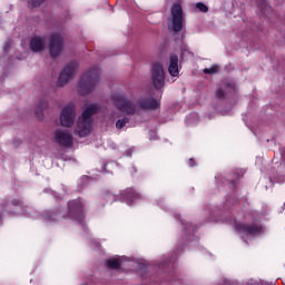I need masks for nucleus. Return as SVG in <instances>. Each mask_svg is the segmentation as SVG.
I'll return each mask as SVG.
<instances>
[{"label": "nucleus", "mask_w": 285, "mask_h": 285, "mask_svg": "<svg viewBox=\"0 0 285 285\" xmlns=\"http://www.w3.org/2000/svg\"><path fill=\"white\" fill-rule=\"evenodd\" d=\"M112 101L115 106L118 108V111H114L111 117L112 119H117L116 121L117 130H121L126 128L128 124H130V115H135V112L139 110V106L124 98V96L119 94H115L112 96Z\"/></svg>", "instance_id": "1"}, {"label": "nucleus", "mask_w": 285, "mask_h": 285, "mask_svg": "<svg viewBox=\"0 0 285 285\" xmlns=\"http://www.w3.org/2000/svg\"><path fill=\"white\" fill-rule=\"evenodd\" d=\"M99 81H101V69L99 67H91L80 77L78 81L77 90L79 95L82 97H86V95H91V92H95Z\"/></svg>", "instance_id": "2"}, {"label": "nucleus", "mask_w": 285, "mask_h": 285, "mask_svg": "<svg viewBox=\"0 0 285 285\" xmlns=\"http://www.w3.org/2000/svg\"><path fill=\"white\" fill-rule=\"evenodd\" d=\"M99 110V105L91 104L86 107L82 115L78 118L75 132L79 137H88L92 130V115Z\"/></svg>", "instance_id": "3"}, {"label": "nucleus", "mask_w": 285, "mask_h": 285, "mask_svg": "<svg viewBox=\"0 0 285 285\" xmlns=\"http://www.w3.org/2000/svg\"><path fill=\"white\" fill-rule=\"evenodd\" d=\"M234 228L247 244L253 237H257V235H262L266 230V227L258 224L248 225L239 220L234 222Z\"/></svg>", "instance_id": "4"}, {"label": "nucleus", "mask_w": 285, "mask_h": 285, "mask_svg": "<svg viewBox=\"0 0 285 285\" xmlns=\"http://www.w3.org/2000/svg\"><path fill=\"white\" fill-rule=\"evenodd\" d=\"M86 206V202L81 198L69 202L67 219H73L78 222V224H83L85 215L83 208Z\"/></svg>", "instance_id": "5"}, {"label": "nucleus", "mask_w": 285, "mask_h": 285, "mask_svg": "<svg viewBox=\"0 0 285 285\" xmlns=\"http://www.w3.org/2000/svg\"><path fill=\"white\" fill-rule=\"evenodd\" d=\"M79 69V62L77 60H72L68 62L62 71L60 72V76L57 81V86L59 88H63V86H67V83H70L72 79H75V75H77V70Z\"/></svg>", "instance_id": "6"}, {"label": "nucleus", "mask_w": 285, "mask_h": 285, "mask_svg": "<svg viewBox=\"0 0 285 285\" xmlns=\"http://www.w3.org/2000/svg\"><path fill=\"white\" fill-rule=\"evenodd\" d=\"M119 202H122L127 206H137L144 204L147 197L146 195L135 190V189H125L118 196Z\"/></svg>", "instance_id": "7"}, {"label": "nucleus", "mask_w": 285, "mask_h": 285, "mask_svg": "<svg viewBox=\"0 0 285 285\" xmlns=\"http://www.w3.org/2000/svg\"><path fill=\"white\" fill-rule=\"evenodd\" d=\"M151 82L155 90H161L166 86V72L161 62H153L151 66Z\"/></svg>", "instance_id": "8"}, {"label": "nucleus", "mask_w": 285, "mask_h": 285, "mask_svg": "<svg viewBox=\"0 0 285 285\" xmlns=\"http://www.w3.org/2000/svg\"><path fill=\"white\" fill-rule=\"evenodd\" d=\"M75 119H77V107L70 102L65 106L60 114V126L63 128H72L75 126Z\"/></svg>", "instance_id": "9"}, {"label": "nucleus", "mask_w": 285, "mask_h": 285, "mask_svg": "<svg viewBox=\"0 0 285 285\" xmlns=\"http://www.w3.org/2000/svg\"><path fill=\"white\" fill-rule=\"evenodd\" d=\"M53 141L61 148H72L75 146V136L70 129H56L53 132Z\"/></svg>", "instance_id": "10"}, {"label": "nucleus", "mask_w": 285, "mask_h": 285, "mask_svg": "<svg viewBox=\"0 0 285 285\" xmlns=\"http://www.w3.org/2000/svg\"><path fill=\"white\" fill-rule=\"evenodd\" d=\"M171 28L174 32H181L184 28V9L181 3L176 2L171 6Z\"/></svg>", "instance_id": "11"}, {"label": "nucleus", "mask_w": 285, "mask_h": 285, "mask_svg": "<svg viewBox=\"0 0 285 285\" xmlns=\"http://www.w3.org/2000/svg\"><path fill=\"white\" fill-rule=\"evenodd\" d=\"M48 50L52 59H57L63 52V36L61 33H52L49 38Z\"/></svg>", "instance_id": "12"}, {"label": "nucleus", "mask_w": 285, "mask_h": 285, "mask_svg": "<svg viewBox=\"0 0 285 285\" xmlns=\"http://www.w3.org/2000/svg\"><path fill=\"white\" fill-rule=\"evenodd\" d=\"M31 52H43L46 50V37L32 36L29 41Z\"/></svg>", "instance_id": "13"}, {"label": "nucleus", "mask_w": 285, "mask_h": 285, "mask_svg": "<svg viewBox=\"0 0 285 285\" xmlns=\"http://www.w3.org/2000/svg\"><path fill=\"white\" fill-rule=\"evenodd\" d=\"M19 206H21V202H19L18 199H13L11 200V203L6 205L7 210H10L12 207L16 208V215H19V213H21L22 215H26V217H33L32 215L33 209L32 207H23V209L21 212H19Z\"/></svg>", "instance_id": "14"}, {"label": "nucleus", "mask_w": 285, "mask_h": 285, "mask_svg": "<svg viewBox=\"0 0 285 285\" xmlns=\"http://www.w3.org/2000/svg\"><path fill=\"white\" fill-rule=\"evenodd\" d=\"M168 72L171 77H179V57L177 55L170 56Z\"/></svg>", "instance_id": "15"}, {"label": "nucleus", "mask_w": 285, "mask_h": 285, "mask_svg": "<svg viewBox=\"0 0 285 285\" xmlns=\"http://www.w3.org/2000/svg\"><path fill=\"white\" fill-rule=\"evenodd\" d=\"M176 219H180V223L184 227V233L186 234V239H195V227L193 224L186 222L185 219H181V216L179 214H176Z\"/></svg>", "instance_id": "16"}, {"label": "nucleus", "mask_w": 285, "mask_h": 285, "mask_svg": "<svg viewBox=\"0 0 285 285\" xmlns=\"http://www.w3.org/2000/svg\"><path fill=\"white\" fill-rule=\"evenodd\" d=\"M140 108H151L155 110L159 107V102L157 99L149 97V98H141L139 101Z\"/></svg>", "instance_id": "17"}, {"label": "nucleus", "mask_w": 285, "mask_h": 285, "mask_svg": "<svg viewBox=\"0 0 285 285\" xmlns=\"http://www.w3.org/2000/svg\"><path fill=\"white\" fill-rule=\"evenodd\" d=\"M125 262H128V258L126 256H118L108 259L107 266L108 268H119L120 266H124Z\"/></svg>", "instance_id": "18"}, {"label": "nucleus", "mask_w": 285, "mask_h": 285, "mask_svg": "<svg viewBox=\"0 0 285 285\" xmlns=\"http://www.w3.org/2000/svg\"><path fill=\"white\" fill-rule=\"evenodd\" d=\"M41 217H42V219H45L48 223L59 222V219H61V216H59V213H57L55 210H45V212H42Z\"/></svg>", "instance_id": "19"}, {"label": "nucleus", "mask_w": 285, "mask_h": 285, "mask_svg": "<svg viewBox=\"0 0 285 285\" xmlns=\"http://www.w3.org/2000/svg\"><path fill=\"white\" fill-rule=\"evenodd\" d=\"M50 108V102L48 98H41L37 104V112H42V110H48Z\"/></svg>", "instance_id": "20"}, {"label": "nucleus", "mask_w": 285, "mask_h": 285, "mask_svg": "<svg viewBox=\"0 0 285 285\" xmlns=\"http://www.w3.org/2000/svg\"><path fill=\"white\" fill-rule=\"evenodd\" d=\"M204 72H205V75H217V72H219V66L214 65L209 68H205Z\"/></svg>", "instance_id": "21"}, {"label": "nucleus", "mask_w": 285, "mask_h": 285, "mask_svg": "<svg viewBox=\"0 0 285 285\" xmlns=\"http://www.w3.org/2000/svg\"><path fill=\"white\" fill-rule=\"evenodd\" d=\"M31 8H39L46 0H27Z\"/></svg>", "instance_id": "22"}, {"label": "nucleus", "mask_w": 285, "mask_h": 285, "mask_svg": "<svg viewBox=\"0 0 285 285\" xmlns=\"http://www.w3.org/2000/svg\"><path fill=\"white\" fill-rule=\"evenodd\" d=\"M134 264H137V268L141 269L144 266H146V263L141 258H134L132 259Z\"/></svg>", "instance_id": "23"}, {"label": "nucleus", "mask_w": 285, "mask_h": 285, "mask_svg": "<svg viewBox=\"0 0 285 285\" xmlns=\"http://www.w3.org/2000/svg\"><path fill=\"white\" fill-rule=\"evenodd\" d=\"M196 8L200 12H208V7L205 3H203V2H197L196 3Z\"/></svg>", "instance_id": "24"}, {"label": "nucleus", "mask_w": 285, "mask_h": 285, "mask_svg": "<svg viewBox=\"0 0 285 285\" xmlns=\"http://www.w3.org/2000/svg\"><path fill=\"white\" fill-rule=\"evenodd\" d=\"M258 6L261 10H268V2L266 0H258Z\"/></svg>", "instance_id": "25"}, {"label": "nucleus", "mask_w": 285, "mask_h": 285, "mask_svg": "<svg viewBox=\"0 0 285 285\" xmlns=\"http://www.w3.org/2000/svg\"><path fill=\"white\" fill-rule=\"evenodd\" d=\"M188 124H195L197 121V114H191L187 116Z\"/></svg>", "instance_id": "26"}, {"label": "nucleus", "mask_w": 285, "mask_h": 285, "mask_svg": "<svg viewBox=\"0 0 285 285\" xmlns=\"http://www.w3.org/2000/svg\"><path fill=\"white\" fill-rule=\"evenodd\" d=\"M216 97L218 99H224V97H226V91H224L223 89H217Z\"/></svg>", "instance_id": "27"}, {"label": "nucleus", "mask_w": 285, "mask_h": 285, "mask_svg": "<svg viewBox=\"0 0 285 285\" xmlns=\"http://www.w3.org/2000/svg\"><path fill=\"white\" fill-rule=\"evenodd\" d=\"M11 42H6L4 43V52H8V50L10 49Z\"/></svg>", "instance_id": "28"}, {"label": "nucleus", "mask_w": 285, "mask_h": 285, "mask_svg": "<svg viewBox=\"0 0 285 285\" xmlns=\"http://www.w3.org/2000/svg\"><path fill=\"white\" fill-rule=\"evenodd\" d=\"M235 88V85H233V83H229L228 86H227V90H233Z\"/></svg>", "instance_id": "29"}, {"label": "nucleus", "mask_w": 285, "mask_h": 285, "mask_svg": "<svg viewBox=\"0 0 285 285\" xmlns=\"http://www.w3.org/2000/svg\"><path fill=\"white\" fill-rule=\"evenodd\" d=\"M188 164L190 167H193V166H195V160L193 158H190Z\"/></svg>", "instance_id": "30"}, {"label": "nucleus", "mask_w": 285, "mask_h": 285, "mask_svg": "<svg viewBox=\"0 0 285 285\" xmlns=\"http://www.w3.org/2000/svg\"><path fill=\"white\" fill-rule=\"evenodd\" d=\"M115 199V196H108V202H112Z\"/></svg>", "instance_id": "31"}, {"label": "nucleus", "mask_w": 285, "mask_h": 285, "mask_svg": "<svg viewBox=\"0 0 285 285\" xmlns=\"http://www.w3.org/2000/svg\"><path fill=\"white\" fill-rule=\"evenodd\" d=\"M132 153L130 150L126 154L127 157H130Z\"/></svg>", "instance_id": "32"}, {"label": "nucleus", "mask_w": 285, "mask_h": 285, "mask_svg": "<svg viewBox=\"0 0 285 285\" xmlns=\"http://www.w3.org/2000/svg\"><path fill=\"white\" fill-rule=\"evenodd\" d=\"M223 115H230V112H228V111H224V112H223Z\"/></svg>", "instance_id": "33"}, {"label": "nucleus", "mask_w": 285, "mask_h": 285, "mask_svg": "<svg viewBox=\"0 0 285 285\" xmlns=\"http://www.w3.org/2000/svg\"><path fill=\"white\" fill-rule=\"evenodd\" d=\"M166 264H167V263H166V261H163V264H161V266H166Z\"/></svg>", "instance_id": "34"}]
</instances>
